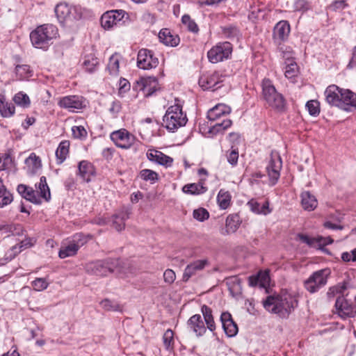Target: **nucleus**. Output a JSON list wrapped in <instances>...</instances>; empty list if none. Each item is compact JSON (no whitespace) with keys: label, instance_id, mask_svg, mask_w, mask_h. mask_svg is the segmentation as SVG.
<instances>
[{"label":"nucleus","instance_id":"obj_1","mask_svg":"<svg viewBox=\"0 0 356 356\" xmlns=\"http://www.w3.org/2000/svg\"><path fill=\"white\" fill-rule=\"evenodd\" d=\"M326 102L331 106H336L344 111L356 108V94L348 89L339 88L332 84L327 86L324 92Z\"/></svg>","mask_w":356,"mask_h":356},{"label":"nucleus","instance_id":"obj_2","mask_svg":"<svg viewBox=\"0 0 356 356\" xmlns=\"http://www.w3.org/2000/svg\"><path fill=\"white\" fill-rule=\"evenodd\" d=\"M264 308L274 314L284 317L298 305V300L295 296L284 293L277 296H269L263 302Z\"/></svg>","mask_w":356,"mask_h":356},{"label":"nucleus","instance_id":"obj_3","mask_svg":"<svg viewBox=\"0 0 356 356\" xmlns=\"http://www.w3.org/2000/svg\"><path fill=\"white\" fill-rule=\"evenodd\" d=\"M58 35V30L56 26L45 24L38 26L31 32L30 40L35 48L47 49Z\"/></svg>","mask_w":356,"mask_h":356},{"label":"nucleus","instance_id":"obj_4","mask_svg":"<svg viewBox=\"0 0 356 356\" xmlns=\"http://www.w3.org/2000/svg\"><path fill=\"white\" fill-rule=\"evenodd\" d=\"M186 115L182 111V106L179 101L175 99V104L170 106L163 116V127L168 131L174 132L187 122Z\"/></svg>","mask_w":356,"mask_h":356},{"label":"nucleus","instance_id":"obj_5","mask_svg":"<svg viewBox=\"0 0 356 356\" xmlns=\"http://www.w3.org/2000/svg\"><path fill=\"white\" fill-rule=\"evenodd\" d=\"M262 90L264 97L269 106L278 112L284 111L285 99L282 94L277 92L270 80L264 79Z\"/></svg>","mask_w":356,"mask_h":356},{"label":"nucleus","instance_id":"obj_6","mask_svg":"<svg viewBox=\"0 0 356 356\" xmlns=\"http://www.w3.org/2000/svg\"><path fill=\"white\" fill-rule=\"evenodd\" d=\"M118 259L108 258L104 260H97L86 264V270L88 274L97 276H106L111 273L119 266Z\"/></svg>","mask_w":356,"mask_h":356},{"label":"nucleus","instance_id":"obj_7","mask_svg":"<svg viewBox=\"0 0 356 356\" xmlns=\"http://www.w3.org/2000/svg\"><path fill=\"white\" fill-rule=\"evenodd\" d=\"M111 139L117 147L124 149L134 147V150L137 151L142 146L141 142L125 129L113 131L111 134Z\"/></svg>","mask_w":356,"mask_h":356},{"label":"nucleus","instance_id":"obj_8","mask_svg":"<svg viewBox=\"0 0 356 356\" xmlns=\"http://www.w3.org/2000/svg\"><path fill=\"white\" fill-rule=\"evenodd\" d=\"M129 14L124 10H112L104 13L101 17V24L104 29H110L124 24Z\"/></svg>","mask_w":356,"mask_h":356},{"label":"nucleus","instance_id":"obj_9","mask_svg":"<svg viewBox=\"0 0 356 356\" xmlns=\"http://www.w3.org/2000/svg\"><path fill=\"white\" fill-rule=\"evenodd\" d=\"M330 273V271L327 268L314 272L305 281L304 285L305 289L311 293H316L326 284Z\"/></svg>","mask_w":356,"mask_h":356},{"label":"nucleus","instance_id":"obj_10","mask_svg":"<svg viewBox=\"0 0 356 356\" xmlns=\"http://www.w3.org/2000/svg\"><path fill=\"white\" fill-rule=\"evenodd\" d=\"M232 52V45L229 42H220L212 47L207 53L210 62L217 63L227 59Z\"/></svg>","mask_w":356,"mask_h":356},{"label":"nucleus","instance_id":"obj_11","mask_svg":"<svg viewBox=\"0 0 356 356\" xmlns=\"http://www.w3.org/2000/svg\"><path fill=\"white\" fill-rule=\"evenodd\" d=\"M158 88V80L154 76L140 78L134 85V90L142 92L145 97L151 96Z\"/></svg>","mask_w":356,"mask_h":356},{"label":"nucleus","instance_id":"obj_12","mask_svg":"<svg viewBox=\"0 0 356 356\" xmlns=\"http://www.w3.org/2000/svg\"><path fill=\"white\" fill-rule=\"evenodd\" d=\"M282 162L281 157L277 154H271L270 159L266 166V171L269 177L270 185L274 186L277 184L282 169Z\"/></svg>","mask_w":356,"mask_h":356},{"label":"nucleus","instance_id":"obj_13","mask_svg":"<svg viewBox=\"0 0 356 356\" xmlns=\"http://www.w3.org/2000/svg\"><path fill=\"white\" fill-rule=\"evenodd\" d=\"M159 64V59L154 56L152 51L142 49L138 53L137 66L143 70L155 68Z\"/></svg>","mask_w":356,"mask_h":356},{"label":"nucleus","instance_id":"obj_14","mask_svg":"<svg viewBox=\"0 0 356 356\" xmlns=\"http://www.w3.org/2000/svg\"><path fill=\"white\" fill-rule=\"evenodd\" d=\"M58 104L70 112H77L86 106V99L81 96L68 95L62 97Z\"/></svg>","mask_w":356,"mask_h":356},{"label":"nucleus","instance_id":"obj_15","mask_svg":"<svg viewBox=\"0 0 356 356\" xmlns=\"http://www.w3.org/2000/svg\"><path fill=\"white\" fill-rule=\"evenodd\" d=\"M209 265L210 262L208 259H197L191 262L184 270L182 281L187 282L191 277L196 275Z\"/></svg>","mask_w":356,"mask_h":356},{"label":"nucleus","instance_id":"obj_16","mask_svg":"<svg viewBox=\"0 0 356 356\" xmlns=\"http://www.w3.org/2000/svg\"><path fill=\"white\" fill-rule=\"evenodd\" d=\"M337 314L343 319L354 317L356 314L355 306L343 296H339L335 302Z\"/></svg>","mask_w":356,"mask_h":356},{"label":"nucleus","instance_id":"obj_17","mask_svg":"<svg viewBox=\"0 0 356 356\" xmlns=\"http://www.w3.org/2000/svg\"><path fill=\"white\" fill-rule=\"evenodd\" d=\"M225 78V76L219 72H213L211 74L202 76L199 79V85L204 90H214L220 87L218 84L223 82Z\"/></svg>","mask_w":356,"mask_h":356},{"label":"nucleus","instance_id":"obj_18","mask_svg":"<svg viewBox=\"0 0 356 356\" xmlns=\"http://www.w3.org/2000/svg\"><path fill=\"white\" fill-rule=\"evenodd\" d=\"M54 11L56 17L60 24L72 22L76 18V8L70 6L65 3L57 4Z\"/></svg>","mask_w":356,"mask_h":356},{"label":"nucleus","instance_id":"obj_19","mask_svg":"<svg viewBox=\"0 0 356 356\" xmlns=\"http://www.w3.org/2000/svg\"><path fill=\"white\" fill-rule=\"evenodd\" d=\"M280 51L282 52V56L286 58L287 63L284 71V75L288 79H292L297 75L298 65L296 62L291 58H292V51L289 47L282 46L279 47Z\"/></svg>","mask_w":356,"mask_h":356},{"label":"nucleus","instance_id":"obj_20","mask_svg":"<svg viewBox=\"0 0 356 356\" xmlns=\"http://www.w3.org/2000/svg\"><path fill=\"white\" fill-rule=\"evenodd\" d=\"M146 156L148 160L151 162L165 166V168L172 166L173 163V159L172 157L154 149H148Z\"/></svg>","mask_w":356,"mask_h":356},{"label":"nucleus","instance_id":"obj_21","mask_svg":"<svg viewBox=\"0 0 356 356\" xmlns=\"http://www.w3.org/2000/svg\"><path fill=\"white\" fill-rule=\"evenodd\" d=\"M220 321L225 333L228 337H233L237 334L238 332V325L234 321L229 312H222L220 316Z\"/></svg>","mask_w":356,"mask_h":356},{"label":"nucleus","instance_id":"obj_22","mask_svg":"<svg viewBox=\"0 0 356 356\" xmlns=\"http://www.w3.org/2000/svg\"><path fill=\"white\" fill-rule=\"evenodd\" d=\"M187 327L198 337L204 335L207 331V327L200 314H195L188 320Z\"/></svg>","mask_w":356,"mask_h":356},{"label":"nucleus","instance_id":"obj_23","mask_svg":"<svg viewBox=\"0 0 356 356\" xmlns=\"http://www.w3.org/2000/svg\"><path fill=\"white\" fill-rule=\"evenodd\" d=\"M77 175L86 182L91 181V179L96 175L94 165L88 161H81L78 164Z\"/></svg>","mask_w":356,"mask_h":356},{"label":"nucleus","instance_id":"obj_24","mask_svg":"<svg viewBox=\"0 0 356 356\" xmlns=\"http://www.w3.org/2000/svg\"><path fill=\"white\" fill-rule=\"evenodd\" d=\"M299 239L304 243H306L311 248H321L322 246L332 243V240L330 238H324L321 236L315 238L309 237L307 235L303 234H299L298 235Z\"/></svg>","mask_w":356,"mask_h":356},{"label":"nucleus","instance_id":"obj_25","mask_svg":"<svg viewBox=\"0 0 356 356\" xmlns=\"http://www.w3.org/2000/svg\"><path fill=\"white\" fill-rule=\"evenodd\" d=\"M290 33V25L287 21L282 20L279 22L273 30V38L275 42H282L285 40Z\"/></svg>","mask_w":356,"mask_h":356},{"label":"nucleus","instance_id":"obj_26","mask_svg":"<svg viewBox=\"0 0 356 356\" xmlns=\"http://www.w3.org/2000/svg\"><path fill=\"white\" fill-rule=\"evenodd\" d=\"M230 112L231 108L229 106L223 104H219L208 111L207 118L209 121L215 122L219 120L221 117L228 115Z\"/></svg>","mask_w":356,"mask_h":356},{"label":"nucleus","instance_id":"obj_27","mask_svg":"<svg viewBox=\"0 0 356 356\" xmlns=\"http://www.w3.org/2000/svg\"><path fill=\"white\" fill-rule=\"evenodd\" d=\"M159 38L161 42L167 46L176 47L180 42L178 35L172 34L168 29L160 31Z\"/></svg>","mask_w":356,"mask_h":356},{"label":"nucleus","instance_id":"obj_28","mask_svg":"<svg viewBox=\"0 0 356 356\" xmlns=\"http://www.w3.org/2000/svg\"><path fill=\"white\" fill-rule=\"evenodd\" d=\"M17 192L26 200L36 204H40L41 200L37 195L35 191L31 187L24 184L17 186Z\"/></svg>","mask_w":356,"mask_h":356},{"label":"nucleus","instance_id":"obj_29","mask_svg":"<svg viewBox=\"0 0 356 356\" xmlns=\"http://www.w3.org/2000/svg\"><path fill=\"white\" fill-rule=\"evenodd\" d=\"M204 181V179H200L198 183L186 184L183 186L182 191L184 193L195 195L203 194L207 191Z\"/></svg>","mask_w":356,"mask_h":356},{"label":"nucleus","instance_id":"obj_30","mask_svg":"<svg viewBox=\"0 0 356 356\" xmlns=\"http://www.w3.org/2000/svg\"><path fill=\"white\" fill-rule=\"evenodd\" d=\"M301 204L305 210L313 211L318 205L316 197L309 191H304L301 193Z\"/></svg>","mask_w":356,"mask_h":356},{"label":"nucleus","instance_id":"obj_31","mask_svg":"<svg viewBox=\"0 0 356 356\" xmlns=\"http://www.w3.org/2000/svg\"><path fill=\"white\" fill-rule=\"evenodd\" d=\"M129 218L128 211L122 209L113 216V226L118 232L124 229L125 221Z\"/></svg>","mask_w":356,"mask_h":356},{"label":"nucleus","instance_id":"obj_32","mask_svg":"<svg viewBox=\"0 0 356 356\" xmlns=\"http://www.w3.org/2000/svg\"><path fill=\"white\" fill-rule=\"evenodd\" d=\"M70 141L62 140L56 151L57 164H61L66 159L70 149Z\"/></svg>","mask_w":356,"mask_h":356},{"label":"nucleus","instance_id":"obj_33","mask_svg":"<svg viewBox=\"0 0 356 356\" xmlns=\"http://www.w3.org/2000/svg\"><path fill=\"white\" fill-rule=\"evenodd\" d=\"M15 106L6 102L4 95L0 94V113L3 118H10L15 114Z\"/></svg>","mask_w":356,"mask_h":356},{"label":"nucleus","instance_id":"obj_34","mask_svg":"<svg viewBox=\"0 0 356 356\" xmlns=\"http://www.w3.org/2000/svg\"><path fill=\"white\" fill-rule=\"evenodd\" d=\"M248 205L249 206L250 210L257 214H264L266 215L271 212L269 209V203L268 201H266L261 206L260 204L254 200V199L250 200L248 202Z\"/></svg>","mask_w":356,"mask_h":356},{"label":"nucleus","instance_id":"obj_35","mask_svg":"<svg viewBox=\"0 0 356 356\" xmlns=\"http://www.w3.org/2000/svg\"><path fill=\"white\" fill-rule=\"evenodd\" d=\"M201 312L202 313L204 322L207 325V328L211 332H214L216 330V323L212 314L211 309L206 305H204L201 307Z\"/></svg>","mask_w":356,"mask_h":356},{"label":"nucleus","instance_id":"obj_36","mask_svg":"<svg viewBox=\"0 0 356 356\" xmlns=\"http://www.w3.org/2000/svg\"><path fill=\"white\" fill-rule=\"evenodd\" d=\"M25 164L31 173L36 172L42 167L41 160L35 153H31L29 156L26 159Z\"/></svg>","mask_w":356,"mask_h":356},{"label":"nucleus","instance_id":"obj_37","mask_svg":"<svg viewBox=\"0 0 356 356\" xmlns=\"http://www.w3.org/2000/svg\"><path fill=\"white\" fill-rule=\"evenodd\" d=\"M239 225V216L237 214L228 216L226 219V233H223V234H228L229 233L235 232L238 228Z\"/></svg>","mask_w":356,"mask_h":356},{"label":"nucleus","instance_id":"obj_38","mask_svg":"<svg viewBox=\"0 0 356 356\" xmlns=\"http://www.w3.org/2000/svg\"><path fill=\"white\" fill-rule=\"evenodd\" d=\"M13 200V195L3 184V180L0 179V208H2Z\"/></svg>","mask_w":356,"mask_h":356},{"label":"nucleus","instance_id":"obj_39","mask_svg":"<svg viewBox=\"0 0 356 356\" xmlns=\"http://www.w3.org/2000/svg\"><path fill=\"white\" fill-rule=\"evenodd\" d=\"M78 250H79L76 248L74 244L71 241H70L67 244H64L61 246L58 252V256L61 259L72 257L77 253Z\"/></svg>","mask_w":356,"mask_h":356},{"label":"nucleus","instance_id":"obj_40","mask_svg":"<svg viewBox=\"0 0 356 356\" xmlns=\"http://www.w3.org/2000/svg\"><path fill=\"white\" fill-rule=\"evenodd\" d=\"M120 56L116 53L113 54L110 57L108 63L107 65V70L111 75H118L120 67Z\"/></svg>","mask_w":356,"mask_h":356},{"label":"nucleus","instance_id":"obj_41","mask_svg":"<svg viewBox=\"0 0 356 356\" xmlns=\"http://www.w3.org/2000/svg\"><path fill=\"white\" fill-rule=\"evenodd\" d=\"M232 122L229 119H224L220 122H217L211 125L209 128V133L215 135L219 132L223 131L227 128L230 127Z\"/></svg>","mask_w":356,"mask_h":356},{"label":"nucleus","instance_id":"obj_42","mask_svg":"<svg viewBox=\"0 0 356 356\" xmlns=\"http://www.w3.org/2000/svg\"><path fill=\"white\" fill-rule=\"evenodd\" d=\"M217 202L222 209H226L230 205L231 195L228 191L220 190L217 195Z\"/></svg>","mask_w":356,"mask_h":356},{"label":"nucleus","instance_id":"obj_43","mask_svg":"<svg viewBox=\"0 0 356 356\" xmlns=\"http://www.w3.org/2000/svg\"><path fill=\"white\" fill-rule=\"evenodd\" d=\"M37 187L40 193V197L44 198L46 201H49L51 198V193L47 183V179L44 176L40 177V182Z\"/></svg>","mask_w":356,"mask_h":356},{"label":"nucleus","instance_id":"obj_44","mask_svg":"<svg viewBox=\"0 0 356 356\" xmlns=\"http://www.w3.org/2000/svg\"><path fill=\"white\" fill-rule=\"evenodd\" d=\"M83 65L86 71L88 72H93L96 70L99 65V61L97 58L90 54L86 56Z\"/></svg>","mask_w":356,"mask_h":356},{"label":"nucleus","instance_id":"obj_45","mask_svg":"<svg viewBox=\"0 0 356 356\" xmlns=\"http://www.w3.org/2000/svg\"><path fill=\"white\" fill-rule=\"evenodd\" d=\"M13 101L16 104L24 108L29 107L31 104L29 96L22 92L17 93L13 97Z\"/></svg>","mask_w":356,"mask_h":356},{"label":"nucleus","instance_id":"obj_46","mask_svg":"<svg viewBox=\"0 0 356 356\" xmlns=\"http://www.w3.org/2000/svg\"><path fill=\"white\" fill-rule=\"evenodd\" d=\"M91 238L89 235H84L82 233L76 234L72 236L71 241L74 244L79 250L81 247L84 245Z\"/></svg>","mask_w":356,"mask_h":356},{"label":"nucleus","instance_id":"obj_47","mask_svg":"<svg viewBox=\"0 0 356 356\" xmlns=\"http://www.w3.org/2000/svg\"><path fill=\"white\" fill-rule=\"evenodd\" d=\"M140 177L146 181L155 182L159 179V175L154 170L149 169H143L140 172Z\"/></svg>","mask_w":356,"mask_h":356},{"label":"nucleus","instance_id":"obj_48","mask_svg":"<svg viewBox=\"0 0 356 356\" xmlns=\"http://www.w3.org/2000/svg\"><path fill=\"white\" fill-rule=\"evenodd\" d=\"M15 72L20 79H24L32 76V71L28 65H17Z\"/></svg>","mask_w":356,"mask_h":356},{"label":"nucleus","instance_id":"obj_49","mask_svg":"<svg viewBox=\"0 0 356 356\" xmlns=\"http://www.w3.org/2000/svg\"><path fill=\"white\" fill-rule=\"evenodd\" d=\"M163 345L166 350H171L174 345V333L172 330H167L163 336Z\"/></svg>","mask_w":356,"mask_h":356},{"label":"nucleus","instance_id":"obj_50","mask_svg":"<svg viewBox=\"0 0 356 356\" xmlns=\"http://www.w3.org/2000/svg\"><path fill=\"white\" fill-rule=\"evenodd\" d=\"M183 24L186 26L188 31L197 33L199 31V28L197 24L188 15H184L181 18Z\"/></svg>","mask_w":356,"mask_h":356},{"label":"nucleus","instance_id":"obj_51","mask_svg":"<svg viewBox=\"0 0 356 356\" xmlns=\"http://www.w3.org/2000/svg\"><path fill=\"white\" fill-rule=\"evenodd\" d=\"M226 157L227 162L232 166H235L238 163V151L237 148H233V147L227 151Z\"/></svg>","mask_w":356,"mask_h":356},{"label":"nucleus","instance_id":"obj_52","mask_svg":"<svg viewBox=\"0 0 356 356\" xmlns=\"http://www.w3.org/2000/svg\"><path fill=\"white\" fill-rule=\"evenodd\" d=\"M309 113L312 116H317L320 113V103L317 100H309L306 104Z\"/></svg>","mask_w":356,"mask_h":356},{"label":"nucleus","instance_id":"obj_53","mask_svg":"<svg viewBox=\"0 0 356 356\" xmlns=\"http://www.w3.org/2000/svg\"><path fill=\"white\" fill-rule=\"evenodd\" d=\"M347 6V0H335L328 6V9L333 12H340Z\"/></svg>","mask_w":356,"mask_h":356},{"label":"nucleus","instance_id":"obj_54","mask_svg":"<svg viewBox=\"0 0 356 356\" xmlns=\"http://www.w3.org/2000/svg\"><path fill=\"white\" fill-rule=\"evenodd\" d=\"M295 11L305 13L310 9V3L307 0H296L293 4Z\"/></svg>","mask_w":356,"mask_h":356},{"label":"nucleus","instance_id":"obj_55","mask_svg":"<svg viewBox=\"0 0 356 356\" xmlns=\"http://www.w3.org/2000/svg\"><path fill=\"white\" fill-rule=\"evenodd\" d=\"M193 218L198 221L202 222L209 217V213L207 209L199 208L193 211Z\"/></svg>","mask_w":356,"mask_h":356},{"label":"nucleus","instance_id":"obj_56","mask_svg":"<svg viewBox=\"0 0 356 356\" xmlns=\"http://www.w3.org/2000/svg\"><path fill=\"white\" fill-rule=\"evenodd\" d=\"M100 304L102 308L107 311H118L120 309V305L117 302L111 301L108 299L102 300Z\"/></svg>","mask_w":356,"mask_h":356},{"label":"nucleus","instance_id":"obj_57","mask_svg":"<svg viewBox=\"0 0 356 356\" xmlns=\"http://www.w3.org/2000/svg\"><path fill=\"white\" fill-rule=\"evenodd\" d=\"M31 284L33 289L38 291H43L48 286V283L44 278H36Z\"/></svg>","mask_w":356,"mask_h":356},{"label":"nucleus","instance_id":"obj_58","mask_svg":"<svg viewBox=\"0 0 356 356\" xmlns=\"http://www.w3.org/2000/svg\"><path fill=\"white\" fill-rule=\"evenodd\" d=\"M223 34L225 36L229 39L238 38L239 35V31L235 26H228L223 29Z\"/></svg>","mask_w":356,"mask_h":356},{"label":"nucleus","instance_id":"obj_59","mask_svg":"<svg viewBox=\"0 0 356 356\" xmlns=\"http://www.w3.org/2000/svg\"><path fill=\"white\" fill-rule=\"evenodd\" d=\"M72 135L75 138H82L87 136V131L82 126H74L72 128Z\"/></svg>","mask_w":356,"mask_h":356},{"label":"nucleus","instance_id":"obj_60","mask_svg":"<svg viewBox=\"0 0 356 356\" xmlns=\"http://www.w3.org/2000/svg\"><path fill=\"white\" fill-rule=\"evenodd\" d=\"M163 279L165 283L168 284H172L175 279L176 275L172 269H167L163 273Z\"/></svg>","mask_w":356,"mask_h":356},{"label":"nucleus","instance_id":"obj_61","mask_svg":"<svg viewBox=\"0 0 356 356\" xmlns=\"http://www.w3.org/2000/svg\"><path fill=\"white\" fill-rule=\"evenodd\" d=\"M341 259L345 262L356 261V248L350 252H345L341 254Z\"/></svg>","mask_w":356,"mask_h":356},{"label":"nucleus","instance_id":"obj_62","mask_svg":"<svg viewBox=\"0 0 356 356\" xmlns=\"http://www.w3.org/2000/svg\"><path fill=\"white\" fill-rule=\"evenodd\" d=\"M10 162L11 158L9 154H4L0 156V171L6 170Z\"/></svg>","mask_w":356,"mask_h":356},{"label":"nucleus","instance_id":"obj_63","mask_svg":"<svg viewBox=\"0 0 356 356\" xmlns=\"http://www.w3.org/2000/svg\"><path fill=\"white\" fill-rule=\"evenodd\" d=\"M120 109H121L120 103V102L116 101V102H113V103L109 108V111L114 117H115L117 115V114L120 111Z\"/></svg>","mask_w":356,"mask_h":356},{"label":"nucleus","instance_id":"obj_64","mask_svg":"<svg viewBox=\"0 0 356 356\" xmlns=\"http://www.w3.org/2000/svg\"><path fill=\"white\" fill-rule=\"evenodd\" d=\"M258 275L260 280V286L261 287H265V286L268 283L270 280L268 273L267 272H260L259 273H258Z\"/></svg>","mask_w":356,"mask_h":356}]
</instances>
